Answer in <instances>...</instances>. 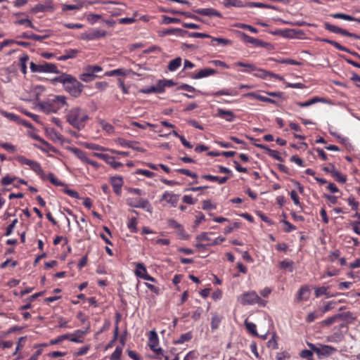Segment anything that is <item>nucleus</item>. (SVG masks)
<instances>
[{
    "label": "nucleus",
    "mask_w": 360,
    "mask_h": 360,
    "mask_svg": "<svg viewBox=\"0 0 360 360\" xmlns=\"http://www.w3.org/2000/svg\"><path fill=\"white\" fill-rule=\"evenodd\" d=\"M195 12L198 14L206 15V16H210V17L217 16L219 18L221 17V14L219 12H218L217 10L212 8H200V9L195 10Z\"/></svg>",
    "instance_id": "nucleus-13"
},
{
    "label": "nucleus",
    "mask_w": 360,
    "mask_h": 360,
    "mask_svg": "<svg viewBox=\"0 0 360 360\" xmlns=\"http://www.w3.org/2000/svg\"><path fill=\"white\" fill-rule=\"evenodd\" d=\"M63 86L65 89L74 97L79 96L83 89L82 84L70 75H68L64 82Z\"/></svg>",
    "instance_id": "nucleus-2"
},
{
    "label": "nucleus",
    "mask_w": 360,
    "mask_h": 360,
    "mask_svg": "<svg viewBox=\"0 0 360 360\" xmlns=\"http://www.w3.org/2000/svg\"><path fill=\"white\" fill-rule=\"evenodd\" d=\"M332 17L337 19H342L348 21H352L354 20V18L352 17L351 15L342 13H337L332 15Z\"/></svg>",
    "instance_id": "nucleus-38"
},
{
    "label": "nucleus",
    "mask_w": 360,
    "mask_h": 360,
    "mask_svg": "<svg viewBox=\"0 0 360 360\" xmlns=\"http://www.w3.org/2000/svg\"><path fill=\"white\" fill-rule=\"evenodd\" d=\"M72 151L74 152L75 155L83 162H86V161H88V158L86 157V153L82 150L78 148H73Z\"/></svg>",
    "instance_id": "nucleus-37"
},
{
    "label": "nucleus",
    "mask_w": 360,
    "mask_h": 360,
    "mask_svg": "<svg viewBox=\"0 0 360 360\" xmlns=\"http://www.w3.org/2000/svg\"><path fill=\"white\" fill-rule=\"evenodd\" d=\"M122 354V348L117 347L111 355V360H119Z\"/></svg>",
    "instance_id": "nucleus-56"
},
{
    "label": "nucleus",
    "mask_w": 360,
    "mask_h": 360,
    "mask_svg": "<svg viewBox=\"0 0 360 360\" xmlns=\"http://www.w3.org/2000/svg\"><path fill=\"white\" fill-rule=\"evenodd\" d=\"M66 120L71 126L79 131L85 127L89 117L85 110L75 107L68 112Z\"/></svg>",
    "instance_id": "nucleus-1"
},
{
    "label": "nucleus",
    "mask_w": 360,
    "mask_h": 360,
    "mask_svg": "<svg viewBox=\"0 0 360 360\" xmlns=\"http://www.w3.org/2000/svg\"><path fill=\"white\" fill-rule=\"evenodd\" d=\"M168 226L171 228H174L175 229H177V230H181L183 231V227L182 226L179 224L176 220L174 219H169L168 220Z\"/></svg>",
    "instance_id": "nucleus-50"
},
{
    "label": "nucleus",
    "mask_w": 360,
    "mask_h": 360,
    "mask_svg": "<svg viewBox=\"0 0 360 360\" xmlns=\"http://www.w3.org/2000/svg\"><path fill=\"white\" fill-rule=\"evenodd\" d=\"M247 6L250 8L258 7V8H268L271 9H276V7L271 5L265 4L263 3L258 2H248Z\"/></svg>",
    "instance_id": "nucleus-33"
},
{
    "label": "nucleus",
    "mask_w": 360,
    "mask_h": 360,
    "mask_svg": "<svg viewBox=\"0 0 360 360\" xmlns=\"http://www.w3.org/2000/svg\"><path fill=\"white\" fill-rule=\"evenodd\" d=\"M136 225H137V221H136V218H131L129 220L127 226H128V228L129 229H131L132 232H134V233L137 232Z\"/></svg>",
    "instance_id": "nucleus-49"
},
{
    "label": "nucleus",
    "mask_w": 360,
    "mask_h": 360,
    "mask_svg": "<svg viewBox=\"0 0 360 360\" xmlns=\"http://www.w3.org/2000/svg\"><path fill=\"white\" fill-rule=\"evenodd\" d=\"M323 316V314H319L317 311H313V312H311L309 313L307 318H306V321L308 322V323H310V322H312L314 321L316 319H317L318 317L319 316Z\"/></svg>",
    "instance_id": "nucleus-46"
},
{
    "label": "nucleus",
    "mask_w": 360,
    "mask_h": 360,
    "mask_svg": "<svg viewBox=\"0 0 360 360\" xmlns=\"http://www.w3.org/2000/svg\"><path fill=\"white\" fill-rule=\"evenodd\" d=\"M217 117L226 120L227 122H233L236 115L231 110H226L222 108L217 110Z\"/></svg>",
    "instance_id": "nucleus-11"
},
{
    "label": "nucleus",
    "mask_w": 360,
    "mask_h": 360,
    "mask_svg": "<svg viewBox=\"0 0 360 360\" xmlns=\"http://www.w3.org/2000/svg\"><path fill=\"white\" fill-rule=\"evenodd\" d=\"M224 5L226 7H230V6L242 7V6H243V2L240 0H224Z\"/></svg>",
    "instance_id": "nucleus-32"
},
{
    "label": "nucleus",
    "mask_w": 360,
    "mask_h": 360,
    "mask_svg": "<svg viewBox=\"0 0 360 360\" xmlns=\"http://www.w3.org/2000/svg\"><path fill=\"white\" fill-rule=\"evenodd\" d=\"M269 155L278 161H283V159L280 156L279 153L277 150H269Z\"/></svg>",
    "instance_id": "nucleus-61"
},
{
    "label": "nucleus",
    "mask_w": 360,
    "mask_h": 360,
    "mask_svg": "<svg viewBox=\"0 0 360 360\" xmlns=\"http://www.w3.org/2000/svg\"><path fill=\"white\" fill-rule=\"evenodd\" d=\"M48 179L55 186H66V184L62 181L58 180L52 173H49L48 176H46V179Z\"/></svg>",
    "instance_id": "nucleus-36"
},
{
    "label": "nucleus",
    "mask_w": 360,
    "mask_h": 360,
    "mask_svg": "<svg viewBox=\"0 0 360 360\" xmlns=\"http://www.w3.org/2000/svg\"><path fill=\"white\" fill-rule=\"evenodd\" d=\"M309 296V289L308 288V287H307V286L302 287L298 292L297 300H298V301H302L303 300H307Z\"/></svg>",
    "instance_id": "nucleus-21"
},
{
    "label": "nucleus",
    "mask_w": 360,
    "mask_h": 360,
    "mask_svg": "<svg viewBox=\"0 0 360 360\" xmlns=\"http://www.w3.org/2000/svg\"><path fill=\"white\" fill-rule=\"evenodd\" d=\"M29 60V56L27 54H24L20 58V66L21 72L25 75L27 73V62Z\"/></svg>",
    "instance_id": "nucleus-29"
},
{
    "label": "nucleus",
    "mask_w": 360,
    "mask_h": 360,
    "mask_svg": "<svg viewBox=\"0 0 360 360\" xmlns=\"http://www.w3.org/2000/svg\"><path fill=\"white\" fill-rule=\"evenodd\" d=\"M239 300L243 304H252L258 303L262 305L265 304V302L262 300L256 292L250 291L243 293L239 298Z\"/></svg>",
    "instance_id": "nucleus-6"
},
{
    "label": "nucleus",
    "mask_w": 360,
    "mask_h": 360,
    "mask_svg": "<svg viewBox=\"0 0 360 360\" xmlns=\"http://www.w3.org/2000/svg\"><path fill=\"white\" fill-rule=\"evenodd\" d=\"M98 122L103 130L106 131L109 134L114 133L115 129H114V127L112 124L105 122L103 120H100L98 121Z\"/></svg>",
    "instance_id": "nucleus-27"
},
{
    "label": "nucleus",
    "mask_w": 360,
    "mask_h": 360,
    "mask_svg": "<svg viewBox=\"0 0 360 360\" xmlns=\"http://www.w3.org/2000/svg\"><path fill=\"white\" fill-rule=\"evenodd\" d=\"M181 58L180 57H177L174 60H172L168 65V70L169 71H174L177 68L181 66Z\"/></svg>",
    "instance_id": "nucleus-22"
},
{
    "label": "nucleus",
    "mask_w": 360,
    "mask_h": 360,
    "mask_svg": "<svg viewBox=\"0 0 360 360\" xmlns=\"http://www.w3.org/2000/svg\"><path fill=\"white\" fill-rule=\"evenodd\" d=\"M96 157L105 160L108 164L111 165L114 169H117L121 167L122 165L121 162H116L113 157L108 155V154L104 153H95Z\"/></svg>",
    "instance_id": "nucleus-9"
},
{
    "label": "nucleus",
    "mask_w": 360,
    "mask_h": 360,
    "mask_svg": "<svg viewBox=\"0 0 360 360\" xmlns=\"http://www.w3.org/2000/svg\"><path fill=\"white\" fill-rule=\"evenodd\" d=\"M216 73H217V71L212 68L202 69L196 75H193L192 77L195 79H198L207 77L209 75H215Z\"/></svg>",
    "instance_id": "nucleus-15"
},
{
    "label": "nucleus",
    "mask_w": 360,
    "mask_h": 360,
    "mask_svg": "<svg viewBox=\"0 0 360 360\" xmlns=\"http://www.w3.org/2000/svg\"><path fill=\"white\" fill-rule=\"evenodd\" d=\"M107 35V32L103 30L91 29L82 34L81 38L84 40H94Z\"/></svg>",
    "instance_id": "nucleus-8"
},
{
    "label": "nucleus",
    "mask_w": 360,
    "mask_h": 360,
    "mask_svg": "<svg viewBox=\"0 0 360 360\" xmlns=\"http://www.w3.org/2000/svg\"><path fill=\"white\" fill-rule=\"evenodd\" d=\"M159 340L158 334L155 330H151L148 335V346L151 350L156 354V357L160 358L165 356L163 354V350L158 347Z\"/></svg>",
    "instance_id": "nucleus-5"
},
{
    "label": "nucleus",
    "mask_w": 360,
    "mask_h": 360,
    "mask_svg": "<svg viewBox=\"0 0 360 360\" xmlns=\"http://www.w3.org/2000/svg\"><path fill=\"white\" fill-rule=\"evenodd\" d=\"M176 171L180 174H185L188 176H191L195 179L198 177V175L195 173H192L186 169H179Z\"/></svg>",
    "instance_id": "nucleus-60"
},
{
    "label": "nucleus",
    "mask_w": 360,
    "mask_h": 360,
    "mask_svg": "<svg viewBox=\"0 0 360 360\" xmlns=\"http://www.w3.org/2000/svg\"><path fill=\"white\" fill-rule=\"evenodd\" d=\"M0 113L2 115H4L5 117H6V118H8V119H9L11 120H13V121H15L17 122H20V118L17 115H14L13 113H10V112L1 110H0Z\"/></svg>",
    "instance_id": "nucleus-42"
},
{
    "label": "nucleus",
    "mask_w": 360,
    "mask_h": 360,
    "mask_svg": "<svg viewBox=\"0 0 360 360\" xmlns=\"http://www.w3.org/2000/svg\"><path fill=\"white\" fill-rule=\"evenodd\" d=\"M83 334L84 333L79 330L75 334H69L70 337L68 340L72 342H81L82 341Z\"/></svg>",
    "instance_id": "nucleus-34"
},
{
    "label": "nucleus",
    "mask_w": 360,
    "mask_h": 360,
    "mask_svg": "<svg viewBox=\"0 0 360 360\" xmlns=\"http://www.w3.org/2000/svg\"><path fill=\"white\" fill-rule=\"evenodd\" d=\"M324 27L327 30H328L331 32L340 34H342V35L346 36V37H353V38L357 39H360V36H359L356 34L349 32L346 30L342 29L338 26L331 25L328 22H325Z\"/></svg>",
    "instance_id": "nucleus-7"
},
{
    "label": "nucleus",
    "mask_w": 360,
    "mask_h": 360,
    "mask_svg": "<svg viewBox=\"0 0 360 360\" xmlns=\"http://www.w3.org/2000/svg\"><path fill=\"white\" fill-rule=\"evenodd\" d=\"M245 324L250 333L255 335H257L255 324L250 322H248L247 321H245Z\"/></svg>",
    "instance_id": "nucleus-52"
},
{
    "label": "nucleus",
    "mask_w": 360,
    "mask_h": 360,
    "mask_svg": "<svg viewBox=\"0 0 360 360\" xmlns=\"http://www.w3.org/2000/svg\"><path fill=\"white\" fill-rule=\"evenodd\" d=\"M65 53L58 58V60H66L68 59L74 58L77 56L79 51L77 49H69L65 51Z\"/></svg>",
    "instance_id": "nucleus-18"
},
{
    "label": "nucleus",
    "mask_w": 360,
    "mask_h": 360,
    "mask_svg": "<svg viewBox=\"0 0 360 360\" xmlns=\"http://www.w3.org/2000/svg\"><path fill=\"white\" fill-rule=\"evenodd\" d=\"M348 203L352 206V210H357L359 207V202H356L352 196L348 198Z\"/></svg>",
    "instance_id": "nucleus-63"
},
{
    "label": "nucleus",
    "mask_w": 360,
    "mask_h": 360,
    "mask_svg": "<svg viewBox=\"0 0 360 360\" xmlns=\"http://www.w3.org/2000/svg\"><path fill=\"white\" fill-rule=\"evenodd\" d=\"M84 6V3L81 1H77L75 4H64L63 6V11L68 10H79Z\"/></svg>",
    "instance_id": "nucleus-26"
},
{
    "label": "nucleus",
    "mask_w": 360,
    "mask_h": 360,
    "mask_svg": "<svg viewBox=\"0 0 360 360\" xmlns=\"http://www.w3.org/2000/svg\"><path fill=\"white\" fill-rule=\"evenodd\" d=\"M312 351L311 349L310 350H308V349H304V350H302L301 352H300V357L302 358V359H311L312 357V355H313V353H312Z\"/></svg>",
    "instance_id": "nucleus-58"
},
{
    "label": "nucleus",
    "mask_w": 360,
    "mask_h": 360,
    "mask_svg": "<svg viewBox=\"0 0 360 360\" xmlns=\"http://www.w3.org/2000/svg\"><path fill=\"white\" fill-rule=\"evenodd\" d=\"M192 338V334L191 332H188L181 335L179 338L176 341V343H184L185 342L189 341Z\"/></svg>",
    "instance_id": "nucleus-40"
},
{
    "label": "nucleus",
    "mask_w": 360,
    "mask_h": 360,
    "mask_svg": "<svg viewBox=\"0 0 360 360\" xmlns=\"http://www.w3.org/2000/svg\"><path fill=\"white\" fill-rule=\"evenodd\" d=\"M153 88L155 89V93H162L165 91V86L162 80H160L155 86H153Z\"/></svg>",
    "instance_id": "nucleus-54"
},
{
    "label": "nucleus",
    "mask_w": 360,
    "mask_h": 360,
    "mask_svg": "<svg viewBox=\"0 0 360 360\" xmlns=\"http://www.w3.org/2000/svg\"><path fill=\"white\" fill-rule=\"evenodd\" d=\"M68 74L66 73H60V75L58 77H56L51 79V82L53 84H55L56 82L64 84V82L67 77Z\"/></svg>",
    "instance_id": "nucleus-47"
},
{
    "label": "nucleus",
    "mask_w": 360,
    "mask_h": 360,
    "mask_svg": "<svg viewBox=\"0 0 360 360\" xmlns=\"http://www.w3.org/2000/svg\"><path fill=\"white\" fill-rule=\"evenodd\" d=\"M161 200H165L167 203L171 204L173 207H176L179 202V195L165 192L163 193Z\"/></svg>",
    "instance_id": "nucleus-10"
},
{
    "label": "nucleus",
    "mask_w": 360,
    "mask_h": 360,
    "mask_svg": "<svg viewBox=\"0 0 360 360\" xmlns=\"http://www.w3.org/2000/svg\"><path fill=\"white\" fill-rule=\"evenodd\" d=\"M39 107L46 113L56 112V110L54 108L53 104L47 102L40 103Z\"/></svg>",
    "instance_id": "nucleus-19"
},
{
    "label": "nucleus",
    "mask_w": 360,
    "mask_h": 360,
    "mask_svg": "<svg viewBox=\"0 0 360 360\" xmlns=\"http://www.w3.org/2000/svg\"><path fill=\"white\" fill-rule=\"evenodd\" d=\"M128 203L131 207L139 208H146L150 205L148 200L143 198L130 199Z\"/></svg>",
    "instance_id": "nucleus-14"
},
{
    "label": "nucleus",
    "mask_w": 360,
    "mask_h": 360,
    "mask_svg": "<svg viewBox=\"0 0 360 360\" xmlns=\"http://www.w3.org/2000/svg\"><path fill=\"white\" fill-rule=\"evenodd\" d=\"M135 274L139 277L143 278L145 275L147 274L146 269L145 266L142 263L136 264V269L135 270Z\"/></svg>",
    "instance_id": "nucleus-24"
},
{
    "label": "nucleus",
    "mask_w": 360,
    "mask_h": 360,
    "mask_svg": "<svg viewBox=\"0 0 360 360\" xmlns=\"http://www.w3.org/2000/svg\"><path fill=\"white\" fill-rule=\"evenodd\" d=\"M96 77L95 75H90L86 71H84V72L80 75V79L84 82H89L93 81Z\"/></svg>",
    "instance_id": "nucleus-39"
},
{
    "label": "nucleus",
    "mask_w": 360,
    "mask_h": 360,
    "mask_svg": "<svg viewBox=\"0 0 360 360\" xmlns=\"http://www.w3.org/2000/svg\"><path fill=\"white\" fill-rule=\"evenodd\" d=\"M46 132L53 141H58L62 140L61 134L56 131L55 129H51L47 130Z\"/></svg>",
    "instance_id": "nucleus-31"
},
{
    "label": "nucleus",
    "mask_w": 360,
    "mask_h": 360,
    "mask_svg": "<svg viewBox=\"0 0 360 360\" xmlns=\"http://www.w3.org/2000/svg\"><path fill=\"white\" fill-rule=\"evenodd\" d=\"M136 174H143L146 176L149 177V178L155 176V173H153L150 171H148V170H146V169H137L136 171Z\"/></svg>",
    "instance_id": "nucleus-62"
},
{
    "label": "nucleus",
    "mask_w": 360,
    "mask_h": 360,
    "mask_svg": "<svg viewBox=\"0 0 360 360\" xmlns=\"http://www.w3.org/2000/svg\"><path fill=\"white\" fill-rule=\"evenodd\" d=\"M131 125L137 127H139L140 129H145L147 127H155L154 124H150L149 122H144L143 124H140L139 122H131Z\"/></svg>",
    "instance_id": "nucleus-55"
},
{
    "label": "nucleus",
    "mask_w": 360,
    "mask_h": 360,
    "mask_svg": "<svg viewBox=\"0 0 360 360\" xmlns=\"http://www.w3.org/2000/svg\"><path fill=\"white\" fill-rule=\"evenodd\" d=\"M18 221V219H15L12 221V223L7 227L6 232L5 233L6 236H9L11 234V233L13 232V230L14 227L15 226V225L17 224Z\"/></svg>",
    "instance_id": "nucleus-64"
},
{
    "label": "nucleus",
    "mask_w": 360,
    "mask_h": 360,
    "mask_svg": "<svg viewBox=\"0 0 360 360\" xmlns=\"http://www.w3.org/2000/svg\"><path fill=\"white\" fill-rule=\"evenodd\" d=\"M221 322V318L214 314L212 317L211 326L212 329H216L218 328L219 323Z\"/></svg>",
    "instance_id": "nucleus-45"
},
{
    "label": "nucleus",
    "mask_w": 360,
    "mask_h": 360,
    "mask_svg": "<svg viewBox=\"0 0 360 360\" xmlns=\"http://www.w3.org/2000/svg\"><path fill=\"white\" fill-rule=\"evenodd\" d=\"M20 37L24 38V39H33L35 41H41L44 39H46V36H40V35L34 34L33 33L24 32L20 36Z\"/></svg>",
    "instance_id": "nucleus-23"
},
{
    "label": "nucleus",
    "mask_w": 360,
    "mask_h": 360,
    "mask_svg": "<svg viewBox=\"0 0 360 360\" xmlns=\"http://www.w3.org/2000/svg\"><path fill=\"white\" fill-rule=\"evenodd\" d=\"M338 317V320H343L345 321H347L349 320L353 321L354 319V317L353 316L352 314L350 312H345L342 314H337Z\"/></svg>",
    "instance_id": "nucleus-41"
},
{
    "label": "nucleus",
    "mask_w": 360,
    "mask_h": 360,
    "mask_svg": "<svg viewBox=\"0 0 360 360\" xmlns=\"http://www.w3.org/2000/svg\"><path fill=\"white\" fill-rule=\"evenodd\" d=\"M309 347L313 352L316 353L319 359L327 358L336 352L335 348L328 345H319L316 346L310 343L309 344Z\"/></svg>",
    "instance_id": "nucleus-4"
},
{
    "label": "nucleus",
    "mask_w": 360,
    "mask_h": 360,
    "mask_svg": "<svg viewBox=\"0 0 360 360\" xmlns=\"http://www.w3.org/2000/svg\"><path fill=\"white\" fill-rule=\"evenodd\" d=\"M240 227V223L238 222H234L233 224L227 226L225 229H224V233L225 234H229L231 232L233 231V229H238Z\"/></svg>",
    "instance_id": "nucleus-57"
},
{
    "label": "nucleus",
    "mask_w": 360,
    "mask_h": 360,
    "mask_svg": "<svg viewBox=\"0 0 360 360\" xmlns=\"http://www.w3.org/2000/svg\"><path fill=\"white\" fill-rule=\"evenodd\" d=\"M181 20L179 18H174L168 17L167 15L162 16V22L163 24H170V23H176L179 22Z\"/></svg>",
    "instance_id": "nucleus-48"
},
{
    "label": "nucleus",
    "mask_w": 360,
    "mask_h": 360,
    "mask_svg": "<svg viewBox=\"0 0 360 360\" xmlns=\"http://www.w3.org/2000/svg\"><path fill=\"white\" fill-rule=\"evenodd\" d=\"M110 182L115 193L117 195L121 193V188L123 185V179L120 176H112L110 178Z\"/></svg>",
    "instance_id": "nucleus-12"
},
{
    "label": "nucleus",
    "mask_w": 360,
    "mask_h": 360,
    "mask_svg": "<svg viewBox=\"0 0 360 360\" xmlns=\"http://www.w3.org/2000/svg\"><path fill=\"white\" fill-rule=\"evenodd\" d=\"M15 23L19 25H26L29 27L34 29V26L33 25L32 22L27 18L19 20L16 21Z\"/></svg>",
    "instance_id": "nucleus-59"
},
{
    "label": "nucleus",
    "mask_w": 360,
    "mask_h": 360,
    "mask_svg": "<svg viewBox=\"0 0 360 360\" xmlns=\"http://www.w3.org/2000/svg\"><path fill=\"white\" fill-rule=\"evenodd\" d=\"M101 18V15L98 14H94V13H90L87 15V20L88 22L94 25L98 20Z\"/></svg>",
    "instance_id": "nucleus-44"
},
{
    "label": "nucleus",
    "mask_w": 360,
    "mask_h": 360,
    "mask_svg": "<svg viewBox=\"0 0 360 360\" xmlns=\"http://www.w3.org/2000/svg\"><path fill=\"white\" fill-rule=\"evenodd\" d=\"M242 39L246 42L255 46H264V43L259 39L251 37L245 33H241Z\"/></svg>",
    "instance_id": "nucleus-16"
},
{
    "label": "nucleus",
    "mask_w": 360,
    "mask_h": 360,
    "mask_svg": "<svg viewBox=\"0 0 360 360\" xmlns=\"http://www.w3.org/2000/svg\"><path fill=\"white\" fill-rule=\"evenodd\" d=\"M338 317L339 316H338L337 314L334 315V316H333L331 317H329V318L326 319V320L323 321L321 322V325L322 326H329V325H331L333 323L337 322V321H339L338 320Z\"/></svg>",
    "instance_id": "nucleus-43"
},
{
    "label": "nucleus",
    "mask_w": 360,
    "mask_h": 360,
    "mask_svg": "<svg viewBox=\"0 0 360 360\" xmlns=\"http://www.w3.org/2000/svg\"><path fill=\"white\" fill-rule=\"evenodd\" d=\"M70 335L69 334L63 335L60 336H58L56 339L51 340L50 343L51 345H56L59 344L62 342L64 340L69 339Z\"/></svg>",
    "instance_id": "nucleus-51"
},
{
    "label": "nucleus",
    "mask_w": 360,
    "mask_h": 360,
    "mask_svg": "<svg viewBox=\"0 0 360 360\" xmlns=\"http://www.w3.org/2000/svg\"><path fill=\"white\" fill-rule=\"evenodd\" d=\"M328 287H324V286L316 288V290H315L316 297H319L321 295H326L327 297H332V295H330L329 294V292H328Z\"/></svg>",
    "instance_id": "nucleus-30"
},
{
    "label": "nucleus",
    "mask_w": 360,
    "mask_h": 360,
    "mask_svg": "<svg viewBox=\"0 0 360 360\" xmlns=\"http://www.w3.org/2000/svg\"><path fill=\"white\" fill-rule=\"evenodd\" d=\"M84 71H86L90 75H95L96 72H101L102 68L99 65H87L84 68Z\"/></svg>",
    "instance_id": "nucleus-35"
},
{
    "label": "nucleus",
    "mask_w": 360,
    "mask_h": 360,
    "mask_svg": "<svg viewBox=\"0 0 360 360\" xmlns=\"http://www.w3.org/2000/svg\"><path fill=\"white\" fill-rule=\"evenodd\" d=\"M129 72V70H126L122 68H120V69L113 70L111 71L106 72L105 73V75L108 76V77H112V76H115V75L125 76V75H128Z\"/></svg>",
    "instance_id": "nucleus-25"
},
{
    "label": "nucleus",
    "mask_w": 360,
    "mask_h": 360,
    "mask_svg": "<svg viewBox=\"0 0 360 360\" xmlns=\"http://www.w3.org/2000/svg\"><path fill=\"white\" fill-rule=\"evenodd\" d=\"M29 166L34 172L40 175L41 179H46V175L44 174L39 163L32 160Z\"/></svg>",
    "instance_id": "nucleus-17"
},
{
    "label": "nucleus",
    "mask_w": 360,
    "mask_h": 360,
    "mask_svg": "<svg viewBox=\"0 0 360 360\" xmlns=\"http://www.w3.org/2000/svg\"><path fill=\"white\" fill-rule=\"evenodd\" d=\"M30 65V70L32 72L60 73L57 66L53 63L44 61L39 64H35L34 63L31 62Z\"/></svg>",
    "instance_id": "nucleus-3"
},
{
    "label": "nucleus",
    "mask_w": 360,
    "mask_h": 360,
    "mask_svg": "<svg viewBox=\"0 0 360 360\" xmlns=\"http://www.w3.org/2000/svg\"><path fill=\"white\" fill-rule=\"evenodd\" d=\"M332 175L335 179V180L341 184H345L347 181V177L342 175L339 171L337 169L332 170Z\"/></svg>",
    "instance_id": "nucleus-28"
},
{
    "label": "nucleus",
    "mask_w": 360,
    "mask_h": 360,
    "mask_svg": "<svg viewBox=\"0 0 360 360\" xmlns=\"http://www.w3.org/2000/svg\"><path fill=\"white\" fill-rule=\"evenodd\" d=\"M16 177H11L8 175L5 176L1 180V183L3 186H8L13 182Z\"/></svg>",
    "instance_id": "nucleus-53"
},
{
    "label": "nucleus",
    "mask_w": 360,
    "mask_h": 360,
    "mask_svg": "<svg viewBox=\"0 0 360 360\" xmlns=\"http://www.w3.org/2000/svg\"><path fill=\"white\" fill-rule=\"evenodd\" d=\"M202 177L207 180L217 181L219 184H223L226 183L229 179V177H227V176H224V177L219 178L217 176H212V175H210V174L203 175Z\"/></svg>",
    "instance_id": "nucleus-20"
}]
</instances>
